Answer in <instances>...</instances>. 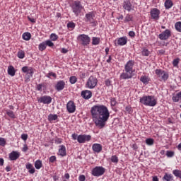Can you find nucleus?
Instances as JSON below:
<instances>
[{
    "label": "nucleus",
    "instance_id": "1",
    "mask_svg": "<svg viewBox=\"0 0 181 181\" xmlns=\"http://www.w3.org/2000/svg\"><path fill=\"white\" fill-rule=\"evenodd\" d=\"M90 114L93 121L98 128H104L105 122L110 118V111L108 107L104 105H96L91 107Z\"/></svg>",
    "mask_w": 181,
    "mask_h": 181
},
{
    "label": "nucleus",
    "instance_id": "2",
    "mask_svg": "<svg viewBox=\"0 0 181 181\" xmlns=\"http://www.w3.org/2000/svg\"><path fill=\"white\" fill-rule=\"evenodd\" d=\"M135 62L132 60H129L124 65V72H122L120 74L121 80H129V78H132L134 77V65Z\"/></svg>",
    "mask_w": 181,
    "mask_h": 181
},
{
    "label": "nucleus",
    "instance_id": "3",
    "mask_svg": "<svg viewBox=\"0 0 181 181\" xmlns=\"http://www.w3.org/2000/svg\"><path fill=\"white\" fill-rule=\"evenodd\" d=\"M141 104L147 107H155L158 104V101L155 99L154 96L152 95H144L140 98Z\"/></svg>",
    "mask_w": 181,
    "mask_h": 181
},
{
    "label": "nucleus",
    "instance_id": "4",
    "mask_svg": "<svg viewBox=\"0 0 181 181\" xmlns=\"http://www.w3.org/2000/svg\"><path fill=\"white\" fill-rule=\"evenodd\" d=\"M97 84H98V79L94 76H90L86 83V87L93 90L97 87Z\"/></svg>",
    "mask_w": 181,
    "mask_h": 181
},
{
    "label": "nucleus",
    "instance_id": "5",
    "mask_svg": "<svg viewBox=\"0 0 181 181\" xmlns=\"http://www.w3.org/2000/svg\"><path fill=\"white\" fill-rule=\"evenodd\" d=\"M71 8L76 16H78V14H80L83 10V6H81V3L80 1H75L71 4Z\"/></svg>",
    "mask_w": 181,
    "mask_h": 181
},
{
    "label": "nucleus",
    "instance_id": "6",
    "mask_svg": "<svg viewBox=\"0 0 181 181\" xmlns=\"http://www.w3.org/2000/svg\"><path fill=\"white\" fill-rule=\"evenodd\" d=\"M93 176H95L96 177H100V176H103L104 173H105V168L103 166H96L92 170Z\"/></svg>",
    "mask_w": 181,
    "mask_h": 181
},
{
    "label": "nucleus",
    "instance_id": "7",
    "mask_svg": "<svg viewBox=\"0 0 181 181\" xmlns=\"http://www.w3.org/2000/svg\"><path fill=\"white\" fill-rule=\"evenodd\" d=\"M78 40L81 42L83 46H88L90 42H91V38H90L88 35L82 34L78 35Z\"/></svg>",
    "mask_w": 181,
    "mask_h": 181
},
{
    "label": "nucleus",
    "instance_id": "8",
    "mask_svg": "<svg viewBox=\"0 0 181 181\" xmlns=\"http://www.w3.org/2000/svg\"><path fill=\"white\" fill-rule=\"evenodd\" d=\"M155 74L158 77V78L161 77L163 81H168V78H169V74L162 69H156Z\"/></svg>",
    "mask_w": 181,
    "mask_h": 181
},
{
    "label": "nucleus",
    "instance_id": "9",
    "mask_svg": "<svg viewBox=\"0 0 181 181\" xmlns=\"http://www.w3.org/2000/svg\"><path fill=\"white\" fill-rule=\"evenodd\" d=\"M91 141V135L80 134L78 136V144H86V142H89Z\"/></svg>",
    "mask_w": 181,
    "mask_h": 181
},
{
    "label": "nucleus",
    "instance_id": "10",
    "mask_svg": "<svg viewBox=\"0 0 181 181\" xmlns=\"http://www.w3.org/2000/svg\"><path fill=\"white\" fill-rule=\"evenodd\" d=\"M172 36V33H170V30L167 29L163 31L162 33L159 34L158 37L160 40H168L169 37Z\"/></svg>",
    "mask_w": 181,
    "mask_h": 181
},
{
    "label": "nucleus",
    "instance_id": "11",
    "mask_svg": "<svg viewBox=\"0 0 181 181\" xmlns=\"http://www.w3.org/2000/svg\"><path fill=\"white\" fill-rule=\"evenodd\" d=\"M95 16L94 15L93 12H89L88 13L86 14V22H89V23H91L93 26H95V21H94V17Z\"/></svg>",
    "mask_w": 181,
    "mask_h": 181
},
{
    "label": "nucleus",
    "instance_id": "12",
    "mask_svg": "<svg viewBox=\"0 0 181 181\" xmlns=\"http://www.w3.org/2000/svg\"><path fill=\"white\" fill-rule=\"evenodd\" d=\"M150 15L151 16V19L158 21V19H159V15H160V11L158 8H152L150 11Z\"/></svg>",
    "mask_w": 181,
    "mask_h": 181
},
{
    "label": "nucleus",
    "instance_id": "13",
    "mask_svg": "<svg viewBox=\"0 0 181 181\" xmlns=\"http://www.w3.org/2000/svg\"><path fill=\"white\" fill-rule=\"evenodd\" d=\"M66 109L68 112H69V114H73V112H76V105L74 104V102L73 101H69L68 102V103L66 104Z\"/></svg>",
    "mask_w": 181,
    "mask_h": 181
},
{
    "label": "nucleus",
    "instance_id": "14",
    "mask_svg": "<svg viewBox=\"0 0 181 181\" xmlns=\"http://www.w3.org/2000/svg\"><path fill=\"white\" fill-rule=\"evenodd\" d=\"M38 103L50 104L52 103V97L47 95L42 96L38 99Z\"/></svg>",
    "mask_w": 181,
    "mask_h": 181
},
{
    "label": "nucleus",
    "instance_id": "15",
    "mask_svg": "<svg viewBox=\"0 0 181 181\" xmlns=\"http://www.w3.org/2000/svg\"><path fill=\"white\" fill-rule=\"evenodd\" d=\"M81 95L84 98V100H90V98L93 97V93H91V90H82Z\"/></svg>",
    "mask_w": 181,
    "mask_h": 181
},
{
    "label": "nucleus",
    "instance_id": "16",
    "mask_svg": "<svg viewBox=\"0 0 181 181\" xmlns=\"http://www.w3.org/2000/svg\"><path fill=\"white\" fill-rule=\"evenodd\" d=\"M123 8L125 11H128V12H131L132 10V4H131V1L125 0L123 2Z\"/></svg>",
    "mask_w": 181,
    "mask_h": 181
},
{
    "label": "nucleus",
    "instance_id": "17",
    "mask_svg": "<svg viewBox=\"0 0 181 181\" xmlns=\"http://www.w3.org/2000/svg\"><path fill=\"white\" fill-rule=\"evenodd\" d=\"M19 156H21V154L18 151H13L9 153L10 160H16L17 159H19Z\"/></svg>",
    "mask_w": 181,
    "mask_h": 181
},
{
    "label": "nucleus",
    "instance_id": "18",
    "mask_svg": "<svg viewBox=\"0 0 181 181\" xmlns=\"http://www.w3.org/2000/svg\"><path fill=\"white\" fill-rule=\"evenodd\" d=\"M66 86V82L64 81H59L57 83L55 86V88L57 91H62V90L64 89V86Z\"/></svg>",
    "mask_w": 181,
    "mask_h": 181
},
{
    "label": "nucleus",
    "instance_id": "19",
    "mask_svg": "<svg viewBox=\"0 0 181 181\" xmlns=\"http://www.w3.org/2000/svg\"><path fill=\"white\" fill-rule=\"evenodd\" d=\"M128 43V37H121L117 39V45L118 46H125Z\"/></svg>",
    "mask_w": 181,
    "mask_h": 181
},
{
    "label": "nucleus",
    "instance_id": "20",
    "mask_svg": "<svg viewBox=\"0 0 181 181\" xmlns=\"http://www.w3.org/2000/svg\"><path fill=\"white\" fill-rule=\"evenodd\" d=\"M92 149L94 152H96L97 153H100L101 151H103V146L100 144H94L92 146Z\"/></svg>",
    "mask_w": 181,
    "mask_h": 181
},
{
    "label": "nucleus",
    "instance_id": "21",
    "mask_svg": "<svg viewBox=\"0 0 181 181\" xmlns=\"http://www.w3.org/2000/svg\"><path fill=\"white\" fill-rule=\"evenodd\" d=\"M59 155H60V156H66V155H67L66 146L64 145L59 146Z\"/></svg>",
    "mask_w": 181,
    "mask_h": 181
},
{
    "label": "nucleus",
    "instance_id": "22",
    "mask_svg": "<svg viewBox=\"0 0 181 181\" xmlns=\"http://www.w3.org/2000/svg\"><path fill=\"white\" fill-rule=\"evenodd\" d=\"M25 168L28 170L29 173H30L31 175H33V173H35L36 170H35V167H33V165L30 163H27L25 164Z\"/></svg>",
    "mask_w": 181,
    "mask_h": 181
},
{
    "label": "nucleus",
    "instance_id": "23",
    "mask_svg": "<svg viewBox=\"0 0 181 181\" xmlns=\"http://www.w3.org/2000/svg\"><path fill=\"white\" fill-rule=\"evenodd\" d=\"M163 181H175V180H173L172 174L165 173L163 177Z\"/></svg>",
    "mask_w": 181,
    "mask_h": 181
},
{
    "label": "nucleus",
    "instance_id": "24",
    "mask_svg": "<svg viewBox=\"0 0 181 181\" xmlns=\"http://www.w3.org/2000/svg\"><path fill=\"white\" fill-rule=\"evenodd\" d=\"M16 73V71H15V68L12 66H9L8 68V74L9 76H11V77H13Z\"/></svg>",
    "mask_w": 181,
    "mask_h": 181
},
{
    "label": "nucleus",
    "instance_id": "25",
    "mask_svg": "<svg viewBox=\"0 0 181 181\" xmlns=\"http://www.w3.org/2000/svg\"><path fill=\"white\" fill-rule=\"evenodd\" d=\"M172 6H173V2L171 0H166L165 2V9H170Z\"/></svg>",
    "mask_w": 181,
    "mask_h": 181
},
{
    "label": "nucleus",
    "instance_id": "26",
    "mask_svg": "<svg viewBox=\"0 0 181 181\" xmlns=\"http://www.w3.org/2000/svg\"><path fill=\"white\" fill-rule=\"evenodd\" d=\"M100 37H93L92 38V45H93V46H97L98 45H100Z\"/></svg>",
    "mask_w": 181,
    "mask_h": 181
},
{
    "label": "nucleus",
    "instance_id": "27",
    "mask_svg": "<svg viewBox=\"0 0 181 181\" xmlns=\"http://www.w3.org/2000/svg\"><path fill=\"white\" fill-rule=\"evenodd\" d=\"M6 115L12 118L13 119H15V118H16V117L15 116V113L13 112V111L11 110H6Z\"/></svg>",
    "mask_w": 181,
    "mask_h": 181
},
{
    "label": "nucleus",
    "instance_id": "28",
    "mask_svg": "<svg viewBox=\"0 0 181 181\" xmlns=\"http://www.w3.org/2000/svg\"><path fill=\"white\" fill-rule=\"evenodd\" d=\"M140 81L144 84H148V83H149V78L146 76H142L140 78Z\"/></svg>",
    "mask_w": 181,
    "mask_h": 181
},
{
    "label": "nucleus",
    "instance_id": "29",
    "mask_svg": "<svg viewBox=\"0 0 181 181\" xmlns=\"http://www.w3.org/2000/svg\"><path fill=\"white\" fill-rule=\"evenodd\" d=\"M43 166V163H42V160H37L35 163V168L37 170L40 169Z\"/></svg>",
    "mask_w": 181,
    "mask_h": 181
},
{
    "label": "nucleus",
    "instance_id": "30",
    "mask_svg": "<svg viewBox=\"0 0 181 181\" xmlns=\"http://www.w3.org/2000/svg\"><path fill=\"white\" fill-rule=\"evenodd\" d=\"M31 35L30 33H25L23 34V39L24 40H30Z\"/></svg>",
    "mask_w": 181,
    "mask_h": 181
},
{
    "label": "nucleus",
    "instance_id": "31",
    "mask_svg": "<svg viewBox=\"0 0 181 181\" xmlns=\"http://www.w3.org/2000/svg\"><path fill=\"white\" fill-rule=\"evenodd\" d=\"M49 38L52 42H56V40L59 39V35H56V33H52L49 36Z\"/></svg>",
    "mask_w": 181,
    "mask_h": 181
},
{
    "label": "nucleus",
    "instance_id": "32",
    "mask_svg": "<svg viewBox=\"0 0 181 181\" xmlns=\"http://www.w3.org/2000/svg\"><path fill=\"white\" fill-rule=\"evenodd\" d=\"M142 56H149L151 54V52L146 48H143L141 51Z\"/></svg>",
    "mask_w": 181,
    "mask_h": 181
},
{
    "label": "nucleus",
    "instance_id": "33",
    "mask_svg": "<svg viewBox=\"0 0 181 181\" xmlns=\"http://www.w3.org/2000/svg\"><path fill=\"white\" fill-rule=\"evenodd\" d=\"M173 173L174 175H175L176 177H180V179H181V170H174Z\"/></svg>",
    "mask_w": 181,
    "mask_h": 181
},
{
    "label": "nucleus",
    "instance_id": "34",
    "mask_svg": "<svg viewBox=\"0 0 181 181\" xmlns=\"http://www.w3.org/2000/svg\"><path fill=\"white\" fill-rule=\"evenodd\" d=\"M45 49H46V43L43 42L39 45V50H40L41 52H43V50H45Z\"/></svg>",
    "mask_w": 181,
    "mask_h": 181
},
{
    "label": "nucleus",
    "instance_id": "35",
    "mask_svg": "<svg viewBox=\"0 0 181 181\" xmlns=\"http://www.w3.org/2000/svg\"><path fill=\"white\" fill-rule=\"evenodd\" d=\"M17 56L19 59H23L25 57V51L23 50L18 51Z\"/></svg>",
    "mask_w": 181,
    "mask_h": 181
},
{
    "label": "nucleus",
    "instance_id": "36",
    "mask_svg": "<svg viewBox=\"0 0 181 181\" xmlns=\"http://www.w3.org/2000/svg\"><path fill=\"white\" fill-rule=\"evenodd\" d=\"M49 121H56L57 119V115H49L48 116Z\"/></svg>",
    "mask_w": 181,
    "mask_h": 181
},
{
    "label": "nucleus",
    "instance_id": "37",
    "mask_svg": "<svg viewBox=\"0 0 181 181\" xmlns=\"http://www.w3.org/2000/svg\"><path fill=\"white\" fill-rule=\"evenodd\" d=\"M153 142H155V141L153 139H146V145H148L149 146H152V145H153Z\"/></svg>",
    "mask_w": 181,
    "mask_h": 181
},
{
    "label": "nucleus",
    "instance_id": "38",
    "mask_svg": "<svg viewBox=\"0 0 181 181\" xmlns=\"http://www.w3.org/2000/svg\"><path fill=\"white\" fill-rule=\"evenodd\" d=\"M44 42H45V45L49 46V47H53V46H54V44L50 40H47Z\"/></svg>",
    "mask_w": 181,
    "mask_h": 181
},
{
    "label": "nucleus",
    "instance_id": "39",
    "mask_svg": "<svg viewBox=\"0 0 181 181\" xmlns=\"http://www.w3.org/2000/svg\"><path fill=\"white\" fill-rule=\"evenodd\" d=\"M69 81H70L71 84H76V83H77V77L71 76L69 78Z\"/></svg>",
    "mask_w": 181,
    "mask_h": 181
},
{
    "label": "nucleus",
    "instance_id": "40",
    "mask_svg": "<svg viewBox=\"0 0 181 181\" xmlns=\"http://www.w3.org/2000/svg\"><path fill=\"white\" fill-rule=\"evenodd\" d=\"M67 28L68 29H74V28H76V24L73 22H69L67 23Z\"/></svg>",
    "mask_w": 181,
    "mask_h": 181
},
{
    "label": "nucleus",
    "instance_id": "41",
    "mask_svg": "<svg viewBox=\"0 0 181 181\" xmlns=\"http://www.w3.org/2000/svg\"><path fill=\"white\" fill-rule=\"evenodd\" d=\"M27 74L30 75V76H28L27 78V80H29V78L33 76V68H30L27 72Z\"/></svg>",
    "mask_w": 181,
    "mask_h": 181
},
{
    "label": "nucleus",
    "instance_id": "42",
    "mask_svg": "<svg viewBox=\"0 0 181 181\" xmlns=\"http://www.w3.org/2000/svg\"><path fill=\"white\" fill-rule=\"evenodd\" d=\"M175 26L177 32H181V22H177Z\"/></svg>",
    "mask_w": 181,
    "mask_h": 181
},
{
    "label": "nucleus",
    "instance_id": "43",
    "mask_svg": "<svg viewBox=\"0 0 181 181\" xmlns=\"http://www.w3.org/2000/svg\"><path fill=\"white\" fill-rule=\"evenodd\" d=\"M173 101H174L175 103H179V100H180V98L179 97L178 93H177L175 95H174L172 98Z\"/></svg>",
    "mask_w": 181,
    "mask_h": 181
},
{
    "label": "nucleus",
    "instance_id": "44",
    "mask_svg": "<svg viewBox=\"0 0 181 181\" xmlns=\"http://www.w3.org/2000/svg\"><path fill=\"white\" fill-rule=\"evenodd\" d=\"M166 156H168V158H173V156H175V152L167 151Z\"/></svg>",
    "mask_w": 181,
    "mask_h": 181
},
{
    "label": "nucleus",
    "instance_id": "45",
    "mask_svg": "<svg viewBox=\"0 0 181 181\" xmlns=\"http://www.w3.org/2000/svg\"><path fill=\"white\" fill-rule=\"evenodd\" d=\"M110 104L112 107H115V105H117V100H115V98H110Z\"/></svg>",
    "mask_w": 181,
    "mask_h": 181
},
{
    "label": "nucleus",
    "instance_id": "46",
    "mask_svg": "<svg viewBox=\"0 0 181 181\" xmlns=\"http://www.w3.org/2000/svg\"><path fill=\"white\" fill-rule=\"evenodd\" d=\"M132 21V16L127 14L124 18V22H131Z\"/></svg>",
    "mask_w": 181,
    "mask_h": 181
},
{
    "label": "nucleus",
    "instance_id": "47",
    "mask_svg": "<svg viewBox=\"0 0 181 181\" xmlns=\"http://www.w3.org/2000/svg\"><path fill=\"white\" fill-rule=\"evenodd\" d=\"M6 145V140L0 137V146H5Z\"/></svg>",
    "mask_w": 181,
    "mask_h": 181
},
{
    "label": "nucleus",
    "instance_id": "48",
    "mask_svg": "<svg viewBox=\"0 0 181 181\" xmlns=\"http://www.w3.org/2000/svg\"><path fill=\"white\" fill-rule=\"evenodd\" d=\"M111 160L113 163H118V157L117 156H112L111 157Z\"/></svg>",
    "mask_w": 181,
    "mask_h": 181
},
{
    "label": "nucleus",
    "instance_id": "49",
    "mask_svg": "<svg viewBox=\"0 0 181 181\" xmlns=\"http://www.w3.org/2000/svg\"><path fill=\"white\" fill-rule=\"evenodd\" d=\"M47 77H48V78H50V77H54V78H56V77H57V75H56V74L53 72H49L47 74Z\"/></svg>",
    "mask_w": 181,
    "mask_h": 181
},
{
    "label": "nucleus",
    "instance_id": "50",
    "mask_svg": "<svg viewBox=\"0 0 181 181\" xmlns=\"http://www.w3.org/2000/svg\"><path fill=\"white\" fill-rule=\"evenodd\" d=\"M55 144H57V145L62 144V142H63V139H62L61 138H57L56 137L54 139Z\"/></svg>",
    "mask_w": 181,
    "mask_h": 181
},
{
    "label": "nucleus",
    "instance_id": "51",
    "mask_svg": "<svg viewBox=\"0 0 181 181\" xmlns=\"http://www.w3.org/2000/svg\"><path fill=\"white\" fill-rule=\"evenodd\" d=\"M173 64L174 67L177 66V65L179 64V58L175 59L173 61Z\"/></svg>",
    "mask_w": 181,
    "mask_h": 181
},
{
    "label": "nucleus",
    "instance_id": "52",
    "mask_svg": "<svg viewBox=\"0 0 181 181\" xmlns=\"http://www.w3.org/2000/svg\"><path fill=\"white\" fill-rule=\"evenodd\" d=\"M30 69L29 66H23L21 70L23 73H28Z\"/></svg>",
    "mask_w": 181,
    "mask_h": 181
},
{
    "label": "nucleus",
    "instance_id": "53",
    "mask_svg": "<svg viewBox=\"0 0 181 181\" xmlns=\"http://www.w3.org/2000/svg\"><path fill=\"white\" fill-rule=\"evenodd\" d=\"M105 84L107 87H110V86H111V81L110 79H106Z\"/></svg>",
    "mask_w": 181,
    "mask_h": 181
},
{
    "label": "nucleus",
    "instance_id": "54",
    "mask_svg": "<svg viewBox=\"0 0 181 181\" xmlns=\"http://www.w3.org/2000/svg\"><path fill=\"white\" fill-rule=\"evenodd\" d=\"M28 19L31 23H36V19L31 18L30 16H28Z\"/></svg>",
    "mask_w": 181,
    "mask_h": 181
},
{
    "label": "nucleus",
    "instance_id": "55",
    "mask_svg": "<svg viewBox=\"0 0 181 181\" xmlns=\"http://www.w3.org/2000/svg\"><path fill=\"white\" fill-rule=\"evenodd\" d=\"M29 148L28 147V145L27 144H24L23 145V152H28Z\"/></svg>",
    "mask_w": 181,
    "mask_h": 181
},
{
    "label": "nucleus",
    "instance_id": "56",
    "mask_svg": "<svg viewBox=\"0 0 181 181\" xmlns=\"http://www.w3.org/2000/svg\"><path fill=\"white\" fill-rule=\"evenodd\" d=\"M21 139H23V141H27L28 140V135L26 134H23L21 135Z\"/></svg>",
    "mask_w": 181,
    "mask_h": 181
},
{
    "label": "nucleus",
    "instance_id": "57",
    "mask_svg": "<svg viewBox=\"0 0 181 181\" xmlns=\"http://www.w3.org/2000/svg\"><path fill=\"white\" fill-rule=\"evenodd\" d=\"M79 181H86V176L84 175H81L78 177Z\"/></svg>",
    "mask_w": 181,
    "mask_h": 181
},
{
    "label": "nucleus",
    "instance_id": "58",
    "mask_svg": "<svg viewBox=\"0 0 181 181\" xmlns=\"http://www.w3.org/2000/svg\"><path fill=\"white\" fill-rule=\"evenodd\" d=\"M71 136L72 139H74V141H76V139L78 141V135L77 134H73Z\"/></svg>",
    "mask_w": 181,
    "mask_h": 181
},
{
    "label": "nucleus",
    "instance_id": "59",
    "mask_svg": "<svg viewBox=\"0 0 181 181\" xmlns=\"http://www.w3.org/2000/svg\"><path fill=\"white\" fill-rule=\"evenodd\" d=\"M54 160H56V156H52L49 158V162H51V163H53V162H54Z\"/></svg>",
    "mask_w": 181,
    "mask_h": 181
},
{
    "label": "nucleus",
    "instance_id": "60",
    "mask_svg": "<svg viewBox=\"0 0 181 181\" xmlns=\"http://www.w3.org/2000/svg\"><path fill=\"white\" fill-rule=\"evenodd\" d=\"M129 36H130V37H135V32L129 31Z\"/></svg>",
    "mask_w": 181,
    "mask_h": 181
},
{
    "label": "nucleus",
    "instance_id": "61",
    "mask_svg": "<svg viewBox=\"0 0 181 181\" xmlns=\"http://www.w3.org/2000/svg\"><path fill=\"white\" fill-rule=\"evenodd\" d=\"M42 87H43L42 84H38L37 86V89L38 90V91H42Z\"/></svg>",
    "mask_w": 181,
    "mask_h": 181
},
{
    "label": "nucleus",
    "instance_id": "62",
    "mask_svg": "<svg viewBox=\"0 0 181 181\" xmlns=\"http://www.w3.org/2000/svg\"><path fill=\"white\" fill-rule=\"evenodd\" d=\"M62 53H67V52H69V50H67V49L66 48H62L61 50Z\"/></svg>",
    "mask_w": 181,
    "mask_h": 181
},
{
    "label": "nucleus",
    "instance_id": "63",
    "mask_svg": "<svg viewBox=\"0 0 181 181\" xmlns=\"http://www.w3.org/2000/svg\"><path fill=\"white\" fill-rule=\"evenodd\" d=\"M4 158H0V166H4Z\"/></svg>",
    "mask_w": 181,
    "mask_h": 181
},
{
    "label": "nucleus",
    "instance_id": "64",
    "mask_svg": "<svg viewBox=\"0 0 181 181\" xmlns=\"http://www.w3.org/2000/svg\"><path fill=\"white\" fill-rule=\"evenodd\" d=\"M153 181H159V179L158 178V177L154 176L153 177Z\"/></svg>",
    "mask_w": 181,
    "mask_h": 181
}]
</instances>
